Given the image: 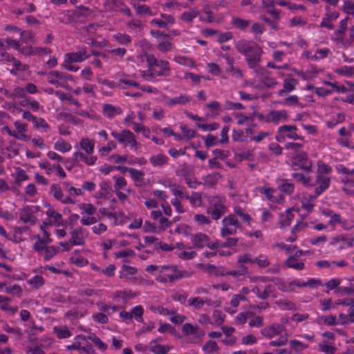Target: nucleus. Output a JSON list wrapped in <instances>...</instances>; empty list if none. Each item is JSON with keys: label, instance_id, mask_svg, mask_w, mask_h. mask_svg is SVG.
<instances>
[{"label": "nucleus", "instance_id": "6", "mask_svg": "<svg viewBox=\"0 0 354 354\" xmlns=\"http://www.w3.org/2000/svg\"><path fill=\"white\" fill-rule=\"evenodd\" d=\"M353 243L354 236L347 234H339L332 237L328 245L332 248L340 252L353 247Z\"/></svg>", "mask_w": 354, "mask_h": 354}, {"label": "nucleus", "instance_id": "45", "mask_svg": "<svg viewBox=\"0 0 354 354\" xmlns=\"http://www.w3.org/2000/svg\"><path fill=\"white\" fill-rule=\"evenodd\" d=\"M342 279L338 277H334L328 280L325 283L324 286L328 290H332L337 289L339 287V285L342 283Z\"/></svg>", "mask_w": 354, "mask_h": 354}, {"label": "nucleus", "instance_id": "60", "mask_svg": "<svg viewBox=\"0 0 354 354\" xmlns=\"http://www.w3.org/2000/svg\"><path fill=\"white\" fill-rule=\"evenodd\" d=\"M203 350L208 353H212L218 351V346L215 342L209 341L203 347Z\"/></svg>", "mask_w": 354, "mask_h": 354}, {"label": "nucleus", "instance_id": "1", "mask_svg": "<svg viewBox=\"0 0 354 354\" xmlns=\"http://www.w3.org/2000/svg\"><path fill=\"white\" fill-rule=\"evenodd\" d=\"M234 48L244 56L249 68L256 70L260 66L263 50L257 43L252 40L241 39L234 43Z\"/></svg>", "mask_w": 354, "mask_h": 354}, {"label": "nucleus", "instance_id": "61", "mask_svg": "<svg viewBox=\"0 0 354 354\" xmlns=\"http://www.w3.org/2000/svg\"><path fill=\"white\" fill-rule=\"evenodd\" d=\"M252 315V313L250 312L240 313L236 316L235 322L238 324H243Z\"/></svg>", "mask_w": 354, "mask_h": 354}, {"label": "nucleus", "instance_id": "20", "mask_svg": "<svg viewBox=\"0 0 354 354\" xmlns=\"http://www.w3.org/2000/svg\"><path fill=\"white\" fill-rule=\"evenodd\" d=\"M298 82L296 79L292 77L286 78L283 80V88L278 91V95L280 97L285 96L288 93L293 91Z\"/></svg>", "mask_w": 354, "mask_h": 354}, {"label": "nucleus", "instance_id": "47", "mask_svg": "<svg viewBox=\"0 0 354 354\" xmlns=\"http://www.w3.org/2000/svg\"><path fill=\"white\" fill-rule=\"evenodd\" d=\"M335 292L339 295H354V286L350 283L348 286L339 287Z\"/></svg>", "mask_w": 354, "mask_h": 354}, {"label": "nucleus", "instance_id": "17", "mask_svg": "<svg viewBox=\"0 0 354 354\" xmlns=\"http://www.w3.org/2000/svg\"><path fill=\"white\" fill-rule=\"evenodd\" d=\"M73 160L75 162H84L87 165H93L97 160V157L93 154H85L80 151H75L73 154Z\"/></svg>", "mask_w": 354, "mask_h": 354}, {"label": "nucleus", "instance_id": "24", "mask_svg": "<svg viewBox=\"0 0 354 354\" xmlns=\"http://www.w3.org/2000/svg\"><path fill=\"white\" fill-rule=\"evenodd\" d=\"M295 158L301 163L300 168L306 171H310L312 169V162L308 157V154L305 151L299 152Z\"/></svg>", "mask_w": 354, "mask_h": 354}, {"label": "nucleus", "instance_id": "36", "mask_svg": "<svg viewBox=\"0 0 354 354\" xmlns=\"http://www.w3.org/2000/svg\"><path fill=\"white\" fill-rule=\"evenodd\" d=\"M234 212L243 222L246 223L248 226L252 227V223L253 221L252 218L242 208L240 207H235Z\"/></svg>", "mask_w": 354, "mask_h": 354}, {"label": "nucleus", "instance_id": "41", "mask_svg": "<svg viewBox=\"0 0 354 354\" xmlns=\"http://www.w3.org/2000/svg\"><path fill=\"white\" fill-rule=\"evenodd\" d=\"M46 214L50 218H53L52 221H49L50 225L55 224L57 226L60 225L62 216L59 213L56 212L53 209H49Z\"/></svg>", "mask_w": 354, "mask_h": 354}, {"label": "nucleus", "instance_id": "52", "mask_svg": "<svg viewBox=\"0 0 354 354\" xmlns=\"http://www.w3.org/2000/svg\"><path fill=\"white\" fill-rule=\"evenodd\" d=\"M292 177L297 182L302 183L304 185L308 186L310 183V177L305 176L301 173L295 172L292 174Z\"/></svg>", "mask_w": 354, "mask_h": 354}, {"label": "nucleus", "instance_id": "55", "mask_svg": "<svg viewBox=\"0 0 354 354\" xmlns=\"http://www.w3.org/2000/svg\"><path fill=\"white\" fill-rule=\"evenodd\" d=\"M54 333H56L57 336L59 339H64L71 336L72 333L67 328H59L57 326L53 328Z\"/></svg>", "mask_w": 354, "mask_h": 354}, {"label": "nucleus", "instance_id": "37", "mask_svg": "<svg viewBox=\"0 0 354 354\" xmlns=\"http://www.w3.org/2000/svg\"><path fill=\"white\" fill-rule=\"evenodd\" d=\"M324 214L330 217V219L328 221L329 225H330L333 228L336 227L337 226H339L340 223L342 222V217L340 216L339 214L333 213L331 211L325 212Z\"/></svg>", "mask_w": 354, "mask_h": 354}, {"label": "nucleus", "instance_id": "13", "mask_svg": "<svg viewBox=\"0 0 354 354\" xmlns=\"http://www.w3.org/2000/svg\"><path fill=\"white\" fill-rule=\"evenodd\" d=\"M285 330L286 327L283 324H274L262 328L261 333L265 337L272 339Z\"/></svg>", "mask_w": 354, "mask_h": 354}, {"label": "nucleus", "instance_id": "22", "mask_svg": "<svg viewBox=\"0 0 354 354\" xmlns=\"http://www.w3.org/2000/svg\"><path fill=\"white\" fill-rule=\"evenodd\" d=\"M230 24L234 28L242 32H246L248 28L252 24V21L239 17H232Z\"/></svg>", "mask_w": 354, "mask_h": 354}, {"label": "nucleus", "instance_id": "57", "mask_svg": "<svg viewBox=\"0 0 354 354\" xmlns=\"http://www.w3.org/2000/svg\"><path fill=\"white\" fill-rule=\"evenodd\" d=\"M28 283L35 288H39L44 284V280L41 276L35 275L28 281Z\"/></svg>", "mask_w": 354, "mask_h": 354}, {"label": "nucleus", "instance_id": "5", "mask_svg": "<svg viewBox=\"0 0 354 354\" xmlns=\"http://www.w3.org/2000/svg\"><path fill=\"white\" fill-rule=\"evenodd\" d=\"M241 223L235 218L234 215L230 214L222 221L221 234L223 237L233 235L236 233L237 230H241Z\"/></svg>", "mask_w": 354, "mask_h": 354}, {"label": "nucleus", "instance_id": "44", "mask_svg": "<svg viewBox=\"0 0 354 354\" xmlns=\"http://www.w3.org/2000/svg\"><path fill=\"white\" fill-rule=\"evenodd\" d=\"M318 346L319 351L326 354H335L337 351L334 344L325 345V342H319Z\"/></svg>", "mask_w": 354, "mask_h": 354}, {"label": "nucleus", "instance_id": "58", "mask_svg": "<svg viewBox=\"0 0 354 354\" xmlns=\"http://www.w3.org/2000/svg\"><path fill=\"white\" fill-rule=\"evenodd\" d=\"M232 139L234 142H244L246 140L244 132L241 130H236L235 129L232 131Z\"/></svg>", "mask_w": 354, "mask_h": 354}, {"label": "nucleus", "instance_id": "56", "mask_svg": "<svg viewBox=\"0 0 354 354\" xmlns=\"http://www.w3.org/2000/svg\"><path fill=\"white\" fill-rule=\"evenodd\" d=\"M136 10L139 15H147L149 16L155 15L156 12H153L147 5H139L136 7Z\"/></svg>", "mask_w": 354, "mask_h": 354}, {"label": "nucleus", "instance_id": "53", "mask_svg": "<svg viewBox=\"0 0 354 354\" xmlns=\"http://www.w3.org/2000/svg\"><path fill=\"white\" fill-rule=\"evenodd\" d=\"M232 37L233 34L232 32L230 31L225 32H221L218 31L216 36L218 42L221 44L230 41V39H232Z\"/></svg>", "mask_w": 354, "mask_h": 354}, {"label": "nucleus", "instance_id": "9", "mask_svg": "<svg viewBox=\"0 0 354 354\" xmlns=\"http://www.w3.org/2000/svg\"><path fill=\"white\" fill-rule=\"evenodd\" d=\"M216 243L207 235L201 234V253L206 258H212L216 254Z\"/></svg>", "mask_w": 354, "mask_h": 354}, {"label": "nucleus", "instance_id": "15", "mask_svg": "<svg viewBox=\"0 0 354 354\" xmlns=\"http://www.w3.org/2000/svg\"><path fill=\"white\" fill-rule=\"evenodd\" d=\"M84 230L82 227L71 228L70 243L73 245H83L85 243Z\"/></svg>", "mask_w": 354, "mask_h": 354}, {"label": "nucleus", "instance_id": "34", "mask_svg": "<svg viewBox=\"0 0 354 354\" xmlns=\"http://www.w3.org/2000/svg\"><path fill=\"white\" fill-rule=\"evenodd\" d=\"M54 149L59 152L66 153L71 150L72 146L64 140L59 139L55 142Z\"/></svg>", "mask_w": 354, "mask_h": 354}, {"label": "nucleus", "instance_id": "49", "mask_svg": "<svg viewBox=\"0 0 354 354\" xmlns=\"http://www.w3.org/2000/svg\"><path fill=\"white\" fill-rule=\"evenodd\" d=\"M180 6V4L178 0H168L163 5V8L165 11H173L178 10Z\"/></svg>", "mask_w": 354, "mask_h": 354}, {"label": "nucleus", "instance_id": "59", "mask_svg": "<svg viewBox=\"0 0 354 354\" xmlns=\"http://www.w3.org/2000/svg\"><path fill=\"white\" fill-rule=\"evenodd\" d=\"M288 337L286 335H281L279 337L269 342L270 346H283L287 344Z\"/></svg>", "mask_w": 354, "mask_h": 354}, {"label": "nucleus", "instance_id": "21", "mask_svg": "<svg viewBox=\"0 0 354 354\" xmlns=\"http://www.w3.org/2000/svg\"><path fill=\"white\" fill-rule=\"evenodd\" d=\"M3 62L8 63L9 66H11L10 73L13 75H18L19 72L24 71L28 69V66L23 64L20 61L17 60L14 57L10 55V59H5Z\"/></svg>", "mask_w": 354, "mask_h": 354}, {"label": "nucleus", "instance_id": "12", "mask_svg": "<svg viewBox=\"0 0 354 354\" xmlns=\"http://www.w3.org/2000/svg\"><path fill=\"white\" fill-rule=\"evenodd\" d=\"M266 122L278 124L281 122L287 121L288 114L286 110H271L266 117Z\"/></svg>", "mask_w": 354, "mask_h": 354}, {"label": "nucleus", "instance_id": "62", "mask_svg": "<svg viewBox=\"0 0 354 354\" xmlns=\"http://www.w3.org/2000/svg\"><path fill=\"white\" fill-rule=\"evenodd\" d=\"M132 317L134 316L136 319L142 322V315L144 313L143 308L141 306H136L131 309Z\"/></svg>", "mask_w": 354, "mask_h": 354}, {"label": "nucleus", "instance_id": "3", "mask_svg": "<svg viewBox=\"0 0 354 354\" xmlns=\"http://www.w3.org/2000/svg\"><path fill=\"white\" fill-rule=\"evenodd\" d=\"M147 58L148 72L152 77L167 75L169 73V63L167 61L157 60L153 55L145 54Z\"/></svg>", "mask_w": 354, "mask_h": 354}, {"label": "nucleus", "instance_id": "42", "mask_svg": "<svg viewBox=\"0 0 354 354\" xmlns=\"http://www.w3.org/2000/svg\"><path fill=\"white\" fill-rule=\"evenodd\" d=\"M330 50L328 48H323L320 49H317L315 51V53L313 56H312L311 59L313 60H319L323 59L328 56L330 54Z\"/></svg>", "mask_w": 354, "mask_h": 354}, {"label": "nucleus", "instance_id": "4", "mask_svg": "<svg viewBox=\"0 0 354 354\" xmlns=\"http://www.w3.org/2000/svg\"><path fill=\"white\" fill-rule=\"evenodd\" d=\"M111 134L121 145L129 147L135 150L139 148V144L134 134L129 130H122L120 132L111 131Z\"/></svg>", "mask_w": 354, "mask_h": 354}, {"label": "nucleus", "instance_id": "31", "mask_svg": "<svg viewBox=\"0 0 354 354\" xmlns=\"http://www.w3.org/2000/svg\"><path fill=\"white\" fill-rule=\"evenodd\" d=\"M275 304L282 310H290L296 308L295 304L287 299H280L275 301Z\"/></svg>", "mask_w": 354, "mask_h": 354}, {"label": "nucleus", "instance_id": "32", "mask_svg": "<svg viewBox=\"0 0 354 354\" xmlns=\"http://www.w3.org/2000/svg\"><path fill=\"white\" fill-rule=\"evenodd\" d=\"M64 189L68 192V197H77L82 195V189L72 186L69 183L64 182L63 183Z\"/></svg>", "mask_w": 354, "mask_h": 354}, {"label": "nucleus", "instance_id": "2", "mask_svg": "<svg viewBox=\"0 0 354 354\" xmlns=\"http://www.w3.org/2000/svg\"><path fill=\"white\" fill-rule=\"evenodd\" d=\"M93 52L87 48H80L77 52H72L65 55L63 66L70 71H77L79 67L75 63L82 62L88 59Z\"/></svg>", "mask_w": 354, "mask_h": 354}, {"label": "nucleus", "instance_id": "19", "mask_svg": "<svg viewBox=\"0 0 354 354\" xmlns=\"http://www.w3.org/2000/svg\"><path fill=\"white\" fill-rule=\"evenodd\" d=\"M66 80H68V77L57 71H50L47 75L48 82L53 85L61 86Z\"/></svg>", "mask_w": 354, "mask_h": 354}, {"label": "nucleus", "instance_id": "29", "mask_svg": "<svg viewBox=\"0 0 354 354\" xmlns=\"http://www.w3.org/2000/svg\"><path fill=\"white\" fill-rule=\"evenodd\" d=\"M5 42L7 44L8 46L12 48L15 50H19L21 52L24 54H30L32 53L31 49H25L24 48H21V45L16 39H13L12 37H8L6 39Z\"/></svg>", "mask_w": 354, "mask_h": 354}, {"label": "nucleus", "instance_id": "33", "mask_svg": "<svg viewBox=\"0 0 354 354\" xmlns=\"http://www.w3.org/2000/svg\"><path fill=\"white\" fill-rule=\"evenodd\" d=\"M345 120V115L343 113H338L334 115L329 120L326 122L327 127L334 128L338 124L342 123Z\"/></svg>", "mask_w": 354, "mask_h": 354}, {"label": "nucleus", "instance_id": "43", "mask_svg": "<svg viewBox=\"0 0 354 354\" xmlns=\"http://www.w3.org/2000/svg\"><path fill=\"white\" fill-rule=\"evenodd\" d=\"M223 109L225 110H243L245 106L240 102H233L229 100H226L223 104Z\"/></svg>", "mask_w": 354, "mask_h": 354}, {"label": "nucleus", "instance_id": "27", "mask_svg": "<svg viewBox=\"0 0 354 354\" xmlns=\"http://www.w3.org/2000/svg\"><path fill=\"white\" fill-rule=\"evenodd\" d=\"M75 339H81L83 340L90 339L91 340V342H93L102 351H105L107 348L106 344L102 342L101 339L99 337H97L94 333L87 337L82 335H80L77 336Z\"/></svg>", "mask_w": 354, "mask_h": 354}, {"label": "nucleus", "instance_id": "11", "mask_svg": "<svg viewBox=\"0 0 354 354\" xmlns=\"http://www.w3.org/2000/svg\"><path fill=\"white\" fill-rule=\"evenodd\" d=\"M39 210V206H27L20 209L19 218L24 223H30L31 225H35L37 221V218L36 216H35L34 214Z\"/></svg>", "mask_w": 354, "mask_h": 354}, {"label": "nucleus", "instance_id": "16", "mask_svg": "<svg viewBox=\"0 0 354 354\" xmlns=\"http://www.w3.org/2000/svg\"><path fill=\"white\" fill-rule=\"evenodd\" d=\"M330 185V177H316L315 186V197H317L328 189Z\"/></svg>", "mask_w": 354, "mask_h": 354}, {"label": "nucleus", "instance_id": "54", "mask_svg": "<svg viewBox=\"0 0 354 354\" xmlns=\"http://www.w3.org/2000/svg\"><path fill=\"white\" fill-rule=\"evenodd\" d=\"M251 25L250 32L255 35H262L266 30L264 26L259 22L252 23Z\"/></svg>", "mask_w": 354, "mask_h": 354}, {"label": "nucleus", "instance_id": "46", "mask_svg": "<svg viewBox=\"0 0 354 354\" xmlns=\"http://www.w3.org/2000/svg\"><path fill=\"white\" fill-rule=\"evenodd\" d=\"M170 350V347L167 345L156 344L149 348V351L154 354H167Z\"/></svg>", "mask_w": 354, "mask_h": 354}, {"label": "nucleus", "instance_id": "18", "mask_svg": "<svg viewBox=\"0 0 354 354\" xmlns=\"http://www.w3.org/2000/svg\"><path fill=\"white\" fill-rule=\"evenodd\" d=\"M227 207L220 202L216 203L208 208L207 212L214 220H218L227 212Z\"/></svg>", "mask_w": 354, "mask_h": 354}, {"label": "nucleus", "instance_id": "38", "mask_svg": "<svg viewBox=\"0 0 354 354\" xmlns=\"http://www.w3.org/2000/svg\"><path fill=\"white\" fill-rule=\"evenodd\" d=\"M289 345L291 350L296 353H300L308 348V345L297 339L290 340Z\"/></svg>", "mask_w": 354, "mask_h": 354}, {"label": "nucleus", "instance_id": "10", "mask_svg": "<svg viewBox=\"0 0 354 354\" xmlns=\"http://www.w3.org/2000/svg\"><path fill=\"white\" fill-rule=\"evenodd\" d=\"M306 252L301 250L296 251L293 255H291L286 259L285 263L286 266L296 270H304L305 259H302L301 257L304 256Z\"/></svg>", "mask_w": 354, "mask_h": 354}, {"label": "nucleus", "instance_id": "23", "mask_svg": "<svg viewBox=\"0 0 354 354\" xmlns=\"http://www.w3.org/2000/svg\"><path fill=\"white\" fill-rule=\"evenodd\" d=\"M124 169L128 171L136 186L141 187L145 184V173L142 171L132 167H125Z\"/></svg>", "mask_w": 354, "mask_h": 354}, {"label": "nucleus", "instance_id": "26", "mask_svg": "<svg viewBox=\"0 0 354 354\" xmlns=\"http://www.w3.org/2000/svg\"><path fill=\"white\" fill-rule=\"evenodd\" d=\"M122 111L120 107L113 106L112 104H104L103 106V114L106 118H113L116 115H120Z\"/></svg>", "mask_w": 354, "mask_h": 354}, {"label": "nucleus", "instance_id": "25", "mask_svg": "<svg viewBox=\"0 0 354 354\" xmlns=\"http://www.w3.org/2000/svg\"><path fill=\"white\" fill-rule=\"evenodd\" d=\"M317 165L316 177H328V175L333 171L332 167L322 160H318Z\"/></svg>", "mask_w": 354, "mask_h": 354}, {"label": "nucleus", "instance_id": "39", "mask_svg": "<svg viewBox=\"0 0 354 354\" xmlns=\"http://www.w3.org/2000/svg\"><path fill=\"white\" fill-rule=\"evenodd\" d=\"M168 158L162 154H158L150 158L149 161L154 167H161L167 164Z\"/></svg>", "mask_w": 354, "mask_h": 354}, {"label": "nucleus", "instance_id": "50", "mask_svg": "<svg viewBox=\"0 0 354 354\" xmlns=\"http://www.w3.org/2000/svg\"><path fill=\"white\" fill-rule=\"evenodd\" d=\"M319 319L321 322H322L326 326H332L338 325L337 319L335 315H329L327 316H322Z\"/></svg>", "mask_w": 354, "mask_h": 354}, {"label": "nucleus", "instance_id": "28", "mask_svg": "<svg viewBox=\"0 0 354 354\" xmlns=\"http://www.w3.org/2000/svg\"><path fill=\"white\" fill-rule=\"evenodd\" d=\"M80 149L88 155H91L94 152L95 142L88 138H82L80 142Z\"/></svg>", "mask_w": 354, "mask_h": 354}, {"label": "nucleus", "instance_id": "64", "mask_svg": "<svg viewBox=\"0 0 354 354\" xmlns=\"http://www.w3.org/2000/svg\"><path fill=\"white\" fill-rule=\"evenodd\" d=\"M343 191L348 195L354 194V180H347L343 186Z\"/></svg>", "mask_w": 354, "mask_h": 354}, {"label": "nucleus", "instance_id": "40", "mask_svg": "<svg viewBox=\"0 0 354 354\" xmlns=\"http://www.w3.org/2000/svg\"><path fill=\"white\" fill-rule=\"evenodd\" d=\"M190 97L189 96L185 95V94H180L178 96H176L173 98L169 99L167 101V104L169 105H174V104H185L189 102Z\"/></svg>", "mask_w": 354, "mask_h": 354}, {"label": "nucleus", "instance_id": "48", "mask_svg": "<svg viewBox=\"0 0 354 354\" xmlns=\"http://www.w3.org/2000/svg\"><path fill=\"white\" fill-rule=\"evenodd\" d=\"M59 251V248L58 246H47L45 248V256L44 259L46 261L50 260L55 255H56Z\"/></svg>", "mask_w": 354, "mask_h": 354}, {"label": "nucleus", "instance_id": "30", "mask_svg": "<svg viewBox=\"0 0 354 354\" xmlns=\"http://www.w3.org/2000/svg\"><path fill=\"white\" fill-rule=\"evenodd\" d=\"M335 73L340 76L346 77H352L354 76V66H342L335 70Z\"/></svg>", "mask_w": 354, "mask_h": 354}, {"label": "nucleus", "instance_id": "7", "mask_svg": "<svg viewBox=\"0 0 354 354\" xmlns=\"http://www.w3.org/2000/svg\"><path fill=\"white\" fill-rule=\"evenodd\" d=\"M298 128L295 125L284 124L280 126L277 129L279 136H276L277 141L281 142L286 138L291 140H304V138L297 133Z\"/></svg>", "mask_w": 354, "mask_h": 354}, {"label": "nucleus", "instance_id": "63", "mask_svg": "<svg viewBox=\"0 0 354 354\" xmlns=\"http://www.w3.org/2000/svg\"><path fill=\"white\" fill-rule=\"evenodd\" d=\"M353 44H354V26L348 29V37H346L343 48H348Z\"/></svg>", "mask_w": 354, "mask_h": 354}, {"label": "nucleus", "instance_id": "51", "mask_svg": "<svg viewBox=\"0 0 354 354\" xmlns=\"http://www.w3.org/2000/svg\"><path fill=\"white\" fill-rule=\"evenodd\" d=\"M116 148V144L114 141L108 142L106 146L102 147L99 149V153L101 156H106L111 151Z\"/></svg>", "mask_w": 354, "mask_h": 354}, {"label": "nucleus", "instance_id": "8", "mask_svg": "<svg viewBox=\"0 0 354 354\" xmlns=\"http://www.w3.org/2000/svg\"><path fill=\"white\" fill-rule=\"evenodd\" d=\"M347 30L348 18L346 17L339 21L337 28L330 34V40L336 45L343 47Z\"/></svg>", "mask_w": 354, "mask_h": 354}, {"label": "nucleus", "instance_id": "35", "mask_svg": "<svg viewBox=\"0 0 354 354\" xmlns=\"http://www.w3.org/2000/svg\"><path fill=\"white\" fill-rule=\"evenodd\" d=\"M278 188L280 192L286 195H290L293 193L295 190V185L288 182V180H283L281 183L279 184Z\"/></svg>", "mask_w": 354, "mask_h": 354}, {"label": "nucleus", "instance_id": "14", "mask_svg": "<svg viewBox=\"0 0 354 354\" xmlns=\"http://www.w3.org/2000/svg\"><path fill=\"white\" fill-rule=\"evenodd\" d=\"M127 181L122 177H118L115 178V188L117 190V195L119 199H125L131 197V190L130 189H126Z\"/></svg>", "mask_w": 354, "mask_h": 354}]
</instances>
